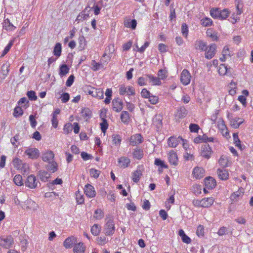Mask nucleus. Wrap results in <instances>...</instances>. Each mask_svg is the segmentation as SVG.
Returning <instances> with one entry per match:
<instances>
[{
    "label": "nucleus",
    "instance_id": "f257e3e1",
    "mask_svg": "<svg viewBox=\"0 0 253 253\" xmlns=\"http://www.w3.org/2000/svg\"><path fill=\"white\" fill-rule=\"evenodd\" d=\"M105 220V223L103 226V232L106 236H112L116 230L114 218L111 215H107Z\"/></svg>",
    "mask_w": 253,
    "mask_h": 253
},
{
    "label": "nucleus",
    "instance_id": "f03ea898",
    "mask_svg": "<svg viewBox=\"0 0 253 253\" xmlns=\"http://www.w3.org/2000/svg\"><path fill=\"white\" fill-rule=\"evenodd\" d=\"M25 186L30 189H35L38 187V185L40 186L41 184L37 180L36 176L33 174L29 175L25 181Z\"/></svg>",
    "mask_w": 253,
    "mask_h": 253
},
{
    "label": "nucleus",
    "instance_id": "7ed1b4c3",
    "mask_svg": "<svg viewBox=\"0 0 253 253\" xmlns=\"http://www.w3.org/2000/svg\"><path fill=\"white\" fill-rule=\"evenodd\" d=\"M119 93L121 95H124L125 94H127L128 95H134L135 94V91L131 86L126 87L124 84H122L119 86Z\"/></svg>",
    "mask_w": 253,
    "mask_h": 253
},
{
    "label": "nucleus",
    "instance_id": "20e7f679",
    "mask_svg": "<svg viewBox=\"0 0 253 253\" xmlns=\"http://www.w3.org/2000/svg\"><path fill=\"white\" fill-rule=\"evenodd\" d=\"M191 76L187 69H184L180 75V82L184 85H187L190 84Z\"/></svg>",
    "mask_w": 253,
    "mask_h": 253
},
{
    "label": "nucleus",
    "instance_id": "39448f33",
    "mask_svg": "<svg viewBox=\"0 0 253 253\" xmlns=\"http://www.w3.org/2000/svg\"><path fill=\"white\" fill-rule=\"evenodd\" d=\"M163 119V116L160 114L156 115L153 118V125L156 127L157 131H159L162 128Z\"/></svg>",
    "mask_w": 253,
    "mask_h": 253
},
{
    "label": "nucleus",
    "instance_id": "423d86ee",
    "mask_svg": "<svg viewBox=\"0 0 253 253\" xmlns=\"http://www.w3.org/2000/svg\"><path fill=\"white\" fill-rule=\"evenodd\" d=\"M212 151L211 147L208 143L203 144L201 147V156L206 159H209L211 156Z\"/></svg>",
    "mask_w": 253,
    "mask_h": 253
},
{
    "label": "nucleus",
    "instance_id": "0eeeda50",
    "mask_svg": "<svg viewBox=\"0 0 253 253\" xmlns=\"http://www.w3.org/2000/svg\"><path fill=\"white\" fill-rule=\"evenodd\" d=\"M24 153L31 159H37L40 155L39 150L36 148H28Z\"/></svg>",
    "mask_w": 253,
    "mask_h": 253
},
{
    "label": "nucleus",
    "instance_id": "6e6552de",
    "mask_svg": "<svg viewBox=\"0 0 253 253\" xmlns=\"http://www.w3.org/2000/svg\"><path fill=\"white\" fill-rule=\"evenodd\" d=\"M216 52V45L215 43L211 44L208 47L205 52V58L208 59L212 58L215 54Z\"/></svg>",
    "mask_w": 253,
    "mask_h": 253
},
{
    "label": "nucleus",
    "instance_id": "1a4fd4ad",
    "mask_svg": "<svg viewBox=\"0 0 253 253\" xmlns=\"http://www.w3.org/2000/svg\"><path fill=\"white\" fill-rule=\"evenodd\" d=\"M183 141V139L180 136L178 137L171 136L168 139V144L169 147L174 148L181 143V141Z\"/></svg>",
    "mask_w": 253,
    "mask_h": 253
},
{
    "label": "nucleus",
    "instance_id": "9d476101",
    "mask_svg": "<svg viewBox=\"0 0 253 253\" xmlns=\"http://www.w3.org/2000/svg\"><path fill=\"white\" fill-rule=\"evenodd\" d=\"M112 107L115 112L121 111L123 108L122 100L119 98L114 99L112 101Z\"/></svg>",
    "mask_w": 253,
    "mask_h": 253
},
{
    "label": "nucleus",
    "instance_id": "9b49d317",
    "mask_svg": "<svg viewBox=\"0 0 253 253\" xmlns=\"http://www.w3.org/2000/svg\"><path fill=\"white\" fill-rule=\"evenodd\" d=\"M188 114V111L183 106H181L177 108L175 116L178 119H183L186 117Z\"/></svg>",
    "mask_w": 253,
    "mask_h": 253
},
{
    "label": "nucleus",
    "instance_id": "f8f14e48",
    "mask_svg": "<svg viewBox=\"0 0 253 253\" xmlns=\"http://www.w3.org/2000/svg\"><path fill=\"white\" fill-rule=\"evenodd\" d=\"M143 141V138L140 134L137 133L131 136L130 143L132 146L137 145Z\"/></svg>",
    "mask_w": 253,
    "mask_h": 253
},
{
    "label": "nucleus",
    "instance_id": "ddd939ff",
    "mask_svg": "<svg viewBox=\"0 0 253 253\" xmlns=\"http://www.w3.org/2000/svg\"><path fill=\"white\" fill-rule=\"evenodd\" d=\"M84 191L86 196L89 198H93L96 195L94 188L89 184H87L85 186Z\"/></svg>",
    "mask_w": 253,
    "mask_h": 253
},
{
    "label": "nucleus",
    "instance_id": "4468645a",
    "mask_svg": "<svg viewBox=\"0 0 253 253\" xmlns=\"http://www.w3.org/2000/svg\"><path fill=\"white\" fill-rule=\"evenodd\" d=\"M193 175L196 179H200L205 175V170L201 167H196L193 169Z\"/></svg>",
    "mask_w": 253,
    "mask_h": 253
},
{
    "label": "nucleus",
    "instance_id": "2eb2a0df",
    "mask_svg": "<svg viewBox=\"0 0 253 253\" xmlns=\"http://www.w3.org/2000/svg\"><path fill=\"white\" fill-rule=\"evenodd\" d=\"M217 174L218 178L222 180H226L229 178L228 171L224 168L218 169L217 170Z\"/></svg>",
    "mask_w": 253,
    "mask_h": 253
},
{
    "label": "nucleus",
    "instance_id": "dca6fc26",
    "mask_svg": "<svg viewBox=\"0 0 253 253\" xmlns=\"http://www.w3.org/2000/svg\"><path fill=\"white\" fill-rule=\"evenodd\" d=\"M9 66L10 64L7 62L4 63L2 65L0 72V78H1L2 80L4 79L7 76L9 71Z\"/></svg>",
    "mask_w": 253,
    "mask_h": 253
},
{
    "label": "nucleus",
    "instance_id": "f3484780",
    "mask_svg": "<svg viewBox=\"0 0 253 253\" xmlns=\"http://www.w3.org/2000/svg\"><path fill=\"white\" fill-rule=\"evenodd\" d=\"M12 243L13 240L11 237L0 238V245L5 249L9 248Z\"/></svg>",
    "mask_w": 253,
    "mask_h": 253
},
{
    "label": "nucleus",
    "instance_id": "a211bd4d",
    "mask_svg": "<svg viewBox=\"0 0 253 253\" xmlns=\"http://www.w3.org/2000/svg\"><path fill=\"white\" fill-rule=\"evenodd\" d=\"M143 166L140 165L137 167V169L133 173L132 180L137 183L139 181L141 176L142 175V169Z\"/></svg>",
    "mask_w": 253,
    "mask_h": 253
},
{
    "label": "nucleus",
    "instance_id": "6ab92c4d",
    "mask_svg": "<svg viewBox=\"0 0 253 253\" xmlns=\"http://www.w3.org/2000/svg\"><path fill=\"white\" fill-rule=\"evenodd\" d=\"M88 93L91 95L93 97L98 98V99H102L103 98V91L101 88H93L92 90H89Z\"/></svg>",
    "mask_w": 253,
    "mask_h": 253
},
{
    "label": "nucleus",
    "instance_id": "aec40b11",
    "mask_svg": "<svg viewBox=\"0 0 253 253\" xmlns=\"http://www.w3.org/2000/svg\"><path fill=\"white\" fill-rule=\"evenodd\" d=\"M205 184L206 188L209 189L214 188L216 185L215 180L211 176L205 179Z\"/></svg>",
    "mask_w": 253,
    "mask_h": 253
},
{
    "label": "nucleus",
    "instance_id": "412c9836",
    "mask_svg": "<svg viewBox=\"0 0 253 253\" xmlns=\"http://www.w3.org/2000/svg\"><path fill=\"white\" fill-rule=\"evenodd\" d=\"M54 157V155L51 151L44 152L42 154V160L45 162L50 163L52 161Z\"/></svg>",
    "mask_w": 253,
    "mask_h": 253
},
{
    "label": "nucleus",
    "instance_id": "4be33fe9",
    "mask_svg": "<svg viewBox=\"0 0 253 253\" xmlns=\"http://www.w3.org/2000/svg\"><path fill=\"white\" fill-rule=\"evenodd\" d=\"M76 242H77L76 238L74 236H70L65 239L63 245L66 249H70L73 247V244H75Z\"/></svg>",
    "mask_w": 253,
    "mask_h": 253
},
{
    "label": "nucleus",
    "instance_id": "5701e85b",
    "mask_svg": "<svg viewBox=\"0 0 253 253\" xmlns=\"http://www.w3.org/2000/svg\"><path fill=\"white\" fill-rule=\"evenodd\" d=\"M169 161L170 164L176 166L178 162V157L177 154L173 150H171L169 154Z\"/></svg>",
    "mask_w": 253,
    "mask_h": 253
},
{
    "label": "nucleus",
    "instance_id": "b1692460",
    "mask_svg": "<svg viewBox=\"0 0 253 253\" xmlns=\"http://www.w3.org/2000/svg\"><path fill=\"white\" fill-rule=\"evenodd\" d=\"M118 163L120 164V168L125 169L129 166L130 160L126 157H122L118 159Z\"/></svg>",
    "mask_w": 253,
    "mask_h": 253
},
{
    "label": "nucleus",
    "instance_id": "393cba45",
    "mask_svg": "<svg viewBox=\"0 0 253 253\" xmlns=\"http://www.w3.org/2000/svg\"><path fill=\"white\" fill-rule=\"evenodd\" d=\"M230 125L233 128H238L243 123L244 121L242 119L235 117L230 119Z\"/></svg>",
    "mask_w": 253,
    "mask_h": 253
},
{
    "label": "nucleus",
    "instance_id": "a878e982",
    "mask_svg": "<svg viewBox=\"0 0 253 253\" xmlns=\"http://www.w3.org/2000/svg\"><path fill=\"white\" fill-rule=\"evenodd\" d=\"M3 24V28L7 31H12L14 30L16 27L14 26L8 18L4 19Z\"/></svg>",
    "mask_w": 253,
    "mask_h": 253
},
{
    "label": "nucleus",
    "instance_id": "bb28decb",
    "mask_svg": "<svg viewBox=\"0 0 253 253\" xmlns=\"http://www.w3.org/2000/svg\"><path fill=\"white\" fill-rule=\"evenodd\" d=\"M70 68L66 64L60 66L59 75L61 78L66 76L69 72Z\"/></svg>",
    "mask_w": 253,
    "mask_h": 253
},
{
    "label": "nucleus",
    "instance_id": "cd10ccee",
    "mask_svg": "<svg viewBox=\"0 0 253 253\" xmlns=\"http://www.w3.org/2000/svg\"><path fill=\"white\" fill-rule=\"evenodd\" d=\"M195 49L202 51H206L207 49V45L206 42L203 41L199 40L196 42Z\"/></svg>",
    "mask_w": 253,
    "mask_h": 253
},
{
    "label": "nucleus",
    "instance_id": "c85d7f7f",
    "mask_svg": "<svg viewBox=\"0 0 253 253\" xmlns=\"http://www.w3.org/2000/svg\"><path fill=\"white\" fill-rule=\"evenodd\" d=\"M213 202L214 199L212 197L204 198L202 200V207H210L213 204Z\"/></svg>",
    "mask_w": 253,
    "mask_h": 253
},
{
    "label": "nucleus",
    "instance_id": "c756f323",
    "mask_svg": "<svg viewBox=\"0 0 253 253\" xmlns=\"http://www.w3.org/2000/svg\"><path fill=\"white\" fill-rule=\"evenodd\" d=\"M38 176L42 181L46 182L50 177V174L45 170H40L38 172Z\"/></svg>",
    "mask_w": 253,
    "mask_h": 253
},
{
    "label": "nucleus",
    "instance_id": "7c9ffc66",
    "mask_svg": "<svg viewBox=\"0 0 253 253\" xmlns=\"http://www.w3.org/2000/svg\"><path fill=\"white\" fill-rule=\"evenodd\" d=\"M146 77L148 78V80L153 85H160L161 84V81L158 77H154L151 75H146Z\"/></svg>",
    "mask_w": 253,
    "mask_h": 253
},
{
    "label": "nucleus",
    "instance_id": "2f4dec72",
    "mask_svg": "<svg viewBox=\"0 0 253 253\" xmlns=\"http://www.w3.org/2000/svg\"><path fill=\"white\" fill-rule=\"evenodd\" d=\"M85 247L82 242L76 244L74 248V253H84Z\"/></svg>",
    "mask_w": 253,
    "mask_h": 253
},
{
    "label": "nucleus",
    "instance_id": "473e14b6",
    "mask_svg": "<svg viewBox=\"0 0 253 253\" xmlns=\"http://www.w3.org/2000/svg\"><path fill=\"white\" fill-rule=\"evenodd\" d=\"M133 157L137 160H141L143 157V151L140 149H135L132 153Z\"/></svg>",
    "mask_w": 253,
    "mask_h": 253
},
{
    "label": "nucleus",
    "instance_id": "72a5a7b5",
    "mask_svg": "<svg viewBox=\"0 0 253 253\" xmlns=\"http://www.w3.org/2000/svg\"><path fill=\"white\" fill-rule=\"evenodd\" d=\"M121 120L124 124H127L130 120V117L128 112L124 111L122 112L121 114Z\"/></svg>",
    "mask_w": 253,
    "mask_h": 253
},
{
    "label": "nucleus",
    "instance_id": "f704fd0d",
    "mask_svg": "<svg viewBox=\"0 0 253 253\" xmlns=\"http://www.w3.org/2000/svg\"><path fill=\"white\" fill-rule=\"evenodd\" d=\"M61 51H62V47H61V44L60 43H57L55 45L53 49V54L57 56V57H59L60 56L61 54Z\"/></svg>",
    "mask_w": 253,
    "mask_h": 253
},
{
    "label": "nucleus",
    "instance_id": "c9c22d12",
    "mask_svg": "<svg viewBox=\"0 0 253 253\" xmlns=\"http://www.w3.org/2000/svg\"><path fill=\"white\" fill-rule=\"evenodd\" d=\"M220 9L219 8H212L210 10L211 16L214 19H219Z\"/></svg>",
    "mask_w": 253,
    "mask_h": 253
},
{
    "label": "nucleus",
    "instance_id": "e433bc0d",
    "mask_svg": "<svg viewBox=\"0 0 253 253\" xmlns=\"http://www.w3.org/2000/svg\"><path fill=\"white\" fill-rule=\"evenodd\" d=\"M230 13V11L227 8L223 10L220 9L219 19L224 20L226 19L229 16Z\"/></svg>",
    "mask_w": 253,
    "mask_h": 253
},
{
    "label": "nucleus",
    "instance_id": "4c0bfd02",
    "mask_svg": "<svg viewBox=\"0 0 253 253\" xmlns=\"http://www.w3.org/2000/svg\"><path fill=\"white\" fill-rule=\"evenodd\" d=\"M86 9L87 7H86L84 10H83L79 14V15L77 16L76 19V21L79 22L80 21L83 20L84 19H85L89 17V14L85 13V10Z\"/></svg>",
    "mask_w": 253,
    "mask_h": 253
},
{
    "label": "nucleus",
    "instance_id": "58836bf2",
    "mask_svg": "<svg viewBox=\"0 0 253 253\" xmlns=\"http://www.w3.org/2000/svg\"><path fill=\"white\" fill-rule=\"evenodd\" d=\"M212 20L208 17H205L201 19V24L204 27H209L212 25Z\"/></svg>",
    "mask_w": 253,
    "mask_h": 253
},
{
    "label": "nucleus",
    "instance_id": "ea45409f",
    "mask_svg": "<svg viewBox=\"0 0 253 253\" xmlns=\"http://www.w3.org/2000/svg\"><path fill=\"white\" fill-rule=\"evenodd\" d=\"M234 140V143L235 146L238 147L240 150L242 149V147L241 144V141L239 138L238 134L237 133H234L233 134Z\"/></svg>",
    "mask_w": 253,
    "mask_h": 253
},
{
    "label": "nucleus",
    "instance_id": "a19ab883",
    "mask_svg": "<svg viewBox=\"0 0 253 253\" xmlns=\"http://www.w3.org/2000/svg\"><path fill=\"white\" fill-rule=\"evenodd\" d=\"M100 230L101 227L98 224H95L92 226L91 232L93 235L97 236L99 234Z\"/></svg>",
    "mask_w": 253,
    "mask_h": 253
},
{
    "label": "nucleus",
    "instance_id": "79ce46f5",
    "mask_svg": "<svg viewBox=\"0 0 253 253\" xmlns=\"http://www.w3.org/2000/svg\"><path fill=\"white\" fill-rule=\"evenodd\" d=\"M13 166L15 168H16L17 169H22V162L21 160H20L18 158H15L13 159L12 161Z\"/></svg>",
    "mask_w": 253,
    "mask_h": 253
},
{
    "label": "nucleus",
    "instance_id": "37998d69",
    "mask_svg": "<svg viewBox=\"0 0 253 253\" xmlns=\"http://www.w3.org/2000/svg\"><path fill=\"white\" fill-rule=\"evenodd\" d=\"M207 34L208 36L211 37L212 39V41H217L219 40V38L217 36V34L216 32H212V31L210 29H209L207 31Z\"/></svg>",
    "mask_w": 253,
    "mask_h": 253
},
{
    "label": "nucleus",
    "instance_id": "c03bdc74",
    "mask_svg": "<svg viewBox=\"0 0 253 253\" xmlns=\"http://www.w3.org/2000/svg\"><path fill=\"white\" fill-rule=\"evenodd\" d=\"M206 138H207L206 134H204L203 135H199L194 139V142L196 144L201 142L206 143Z\"/></svg>",
    "mask_w": 253,
    "mask_h": 253
},
{
    "label": "nucleus",
    "instance_id": "a18cd8bd",
    "mask_svg": "<svg viewBox=\"0 0 253 253\" xmlns=\"http://www.w3.org/2000/svg\"><path fill=\"white\" fill-rule=\"evenodd\" d=\"M23 114V111L22 108L17 106L15 107L13 111V115L15 117H18L22 116Z\"/></svg>",
    "mask_w": 253,
    "mask_h": 253
},
{
    "label": "nucleus",
    "instance_id": "49530a36",
    "mask_svg": "<svg viewBox=\"0 0 253 253\" xmlns=\"http://www.w3.org/2000/svg\"><path fill=\"white\" fill-rule=\"evenodd\" d=\"M13 182L17 186L22 185L23 183L22 176L20 174H16L13 178Z\"/></svg>",
    "mask_w": 253,
    "mask_h": 253
},
{
    "label": "nucleus",
    "instance_id": "de8ad7c7",
    "mask_svg": "<svg viewBox=\"0 0 253 253\" xmlns=\"http://www.w3.org/2000/svg\"><path fill=\"white\" fill-rule=\"evenodd\" d=\"M227 66L224 64H221L219 67L218 73L222 76L225 75L227 72Z\"/></svg>",
    "mask_w": 253,
    "mask_h": 253
},
{
    "label": "nucleus",
    "instance_id": "09e8293b",
    "mask_svg": "<svg viewBox=\"0 0 253 253\" xmlns=\"http://www.w3.org/2000/svg\"><path fill=\"white\" fill-rule=\"evenodd\" d=\"M125 26L126 27L131 28L134 30L136 28L137 25V22L136 20L133 19L130 22L127 21L124 22Z\"/></svg>",
    "mask_w": 253,
    "mask_h": 253
},
{
    "label": "nucleus",
    "instance_id": "8fccbe9b",
    "mask_svg": "<svg viewBox=\"0 0 253 253\" xmlns=\"http://www.w3.org/2000/svg\"><path fill=\"white\" fill-rule=\"evenodd\" d=\"M158 78L160 79V80H164L168 76L167 70L165 69L159 70L158 72Z\"/></svg>",
    "mask_w": 253,
    "mask_h": 253
},
{
    "label": "nucleus",
    "instance_id": "3c124183",
    "mask_svg": "<svg viewBox=\"0 0 253 253\" xmlns=\"http://www.w3.org/2000/svg\"><path fill=\"white\" fill-rule=\"evenodd\" d=\"M122 141L121 137L118 134H113L112 135V141L116 145H120Z\"/></svg>",
    "mask_w": 253,
    "mask_h": 253
},
{
    "label": "nucleus",
    "instance_id": "603ef678",
    "mask_svg": "<svg viewBox=\"0 0 253 253\" xmlns=\"http://www.w3.org/2000/svg\"><path fill=\"white\" fill-rule=\"evenodd\" d=\"M48 169L52 172H55L57 170V164L54 161H51L49 163V165L48 166Z\"/></svg>",
    "mask_w": 253,
    "mask_h": 253
},
{
    "label": "nucleus",
    "instance_id": "864d4df0",
    "mask_svg": "<svg viewBox=\"0 0 253 253\" xmlns=\"http://www.w3.org/2000/svg\"><path fill=\"white\" fill-rule=\"evenodd\" d=\"M73 130V126L71 123L66 124L63 128L64 132L67 134L70 133Z\"/></svg>",
    "mask_w": 253,
    "mask_h": 253
},
{
    "label": "nucleus",
    "instance_id": "5fc2aeb1",
    "mask_svg": "<svg viewBox=\"0 0 253 253\" xmlns=\"http://www.w3.org/2000/svg\"><path fill=\"white\" fill-rule=\"evenodd\" d=\"M219 164L223 168L227 166L228 160L225 156H221L218 161Z\"/></svg>",
    "mask_w": 253,
    "mask_h": 253
},
{
    "label": "nucleus",
    "instance_id": "6e6d98bb",
    "mask_svg": "<svg viewBox=\"0 0 253 253\" xmlns=\"http://www.w3.org/2000/svg\"><path fill=\"white\" fill-rule=\"evenodd\" d=\"M108 127V124L105 119H102V122L100 123V127L103 133H105Z\"/></svg>",
    "mask_w": 253,
    "mask_h": 253
},
{
    "label": "nucleus",
    "instance_id": "4d7b16f0",
    "mask_svg": "<svg viewBox=\"0 0 253 253\" xmlns=\"http://www.w3.org/2000/svg\"><path fill=\"white\" fill-rule=\"evenodd\" d=\"M96 241L97 243L100 246H103L107 243L106 238L105 236L97 237Z\"/></svg>",
    "mask_w": 253,
    "mask_h": 253
},
{
    "label": "nucleus",
    "instance_id": "13d9d810",
    "mask_svg": "<svg viewBox=\"0 0 253 253\" xmlns=\"http://www.w3.org/2000/svg\"><path fill=\"white\" fill-rule=\"evenodd\" d=\"M104 215L103 211L100 209H97L94 211V217L97 219H101Z\"/></svg>",
    "mask_w": 253,
    "mask_h": 253
},
{
    "label": "nucleus",
    "instance_id": "bf43d9fd",
    "mask_svg": "<svg viewBox=\"0 0 253 253\" xmlns=\"http://www.w3.org/2000/svg\"><path fill=\"white\" fill-rule=\"evenodd\" d=\"M188 26L186 23H183L181 26V32L183 36L185 38H187L188 34Z\"/></svg>",
    "mask_w": 253,
    "mask_h": 253
},
{
    "label": "nucleus",
    "instance_id": "052dcab7",
    "mask_svg": "<svg viewBox=\"0 0 253 253\" xmlns=\"http://www.w3.org/2000/svg\"><path fill=\"white\" fill-rule=\"evenodd\" d=\"M27 95L29 99L31 100H36L37 99V96L36 92L34 91L30 90L27 92Z\"/></svg>",
    "mask_w": 253,
    "mask_h": 253
},
{
    "label": "nucleus",
    "instance_id": "680f3d73",
    "mask_svg": "<svg viewBox=\"0 0 253 253\" xmlns=\"http://www.w3.org/2000/svg\"><path fill=\"white\" fill-rule=\"evenodd\" d=\"M82 114L83 117L84 118H89L91 116V112L88 108H84L83 109Z\"/></svg>",
    "mask_w": 253,
    "mask_h": 253
},
{
    "label": "nucleus",
    "instance_id": "e2e57ef3",
    "mask_svg": "<svg viewBox=\"0 0 253 253\" xmlns=\"http://www.w3.org/2000/svg\"><path fill=\"white\" fill-rule=\"evenodd\" d=\"M89 172L91 176L95 178H97L100 174V171L95 169H90Z\"/></svg>",
    "mask_w": 253,
    "mask_h": 253
},
{
    "label": "nucleus",
    "instance_id": "0e129e2a",
    "mask_svg": "<svg viewBox=\"0 0 253 253\" xmlns=\"http://www.w3.org/2000/svg\"><path fill=\"white\" fill-rule=\"evenodd\" d=\"M155 164L157 166H160L162 168L167 169L168 166L166 165L163 161L161 159L157 158L155 160Z\"/></svg>",
    "mask_w": 253,
    "mask_h": 253
},
{
    "label": "nucleus",
    "instance_id": "69168bd1",
    "mask_svg": "<svg viewBox=\"0 0 253 253\" xmlns=\"http://www.w3.org/2000/svg\"><path fill=\"white\" fill-rule=\"evenodd\" d=\"M200 129L199 126L196 124H191L189 125V129L192 132H198Z\"/></svg>",
    "mask_w": 253,
    "mask_h": 253
},
{
    "label": "nucleus",
    "instance_id": "338daca9",
    "mask_svg": "<svg viewBox=\"0 0 253 253\" xmlns=\"http://www.w3.org/2000/svg\"><path fill=\"white\" fill-rule=\"evenodd\" d=\"M77 202L79 204H82L84 202V198L80 194L79 191L76 193Z\"/></svg>",
    "mask_w": 253,
    "mask_h": 253
},
{
    "label": "nucleus",
    "instance_id": "774afa93",
    "mask_svg": "<svg viewBox=\"0 0 253 253\" xmlns=\"http://www.w3.org/2000/svg\"><path fill=\"white\" fill-rule=\"evenodd\" d=\"M75 77L73 75H70L69 78H68L66 82V85L68 87L71 86L74 81Z\"/></svg>",
    "mask_w": 253,
    "mask_h": 253
}]
</instances>
